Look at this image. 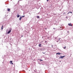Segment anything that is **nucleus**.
Listing matches in <instances>:
<instances>
[{"mask_svg": "<svg viewBox=\"0 0 73 73\" xmlns=\"http://www.w3.org/2000/svg\"><path fill=\"white\" fill-rule=\"evenodd\" d=\"M66 46H65L63 48V49H66Z\"/></svg>", "mask_w": 73, "mask_h": 73, "instance_id": "obj_9", "label": "nucleus"}, {"mask_svg": "<svg viewBox=\"0 0 73 73\" xmlns=\"http://www.w3.org/2000/svg\"><path fill=\"white\" fill-rule=\"evenodd\" d=\"M21 17H25V15Z\"/></svg>", "mask_w": 73, "mask_h": 73, "instance_id": "obj_13", "label": "nucleus"}, {"mask_svg": "<svg viewBox=\"0 0 73 73\" xmlns=\"http://www.w3.org/2000/svg\"><path fill=\"white\" fill-rule=\"evenodd\" d=\"M70 12V13H72V12Z\"/></svg>", "mask_w": 73, "mask_h": 73, "instance_id": "obj_18", "label": "nucleus"}, {"mask_svg": "<svg viewBox=\"0 0 73 73\" xmlns=\"http://www.w3.org/2000/svg\"><path fill=\"white\" fill-rule=\"evenodd\" d=\"M7 11L8 12H9L10 11V9H8Z\"/></svg>", "mask_w": 73, "mask_h": 73, "instance_id": "obj_8", "label": "nucleus"}, {"mask_svg": "<svg viewBox=\"0 0 73 73\" xmlns=\"http://www.w3.org/2000/svg\"><path fill=\"white\" fill-rule=\"evenodd\" d=\"M37 18L38 19L39 18V16H37Z\"/></svg>", "mask_w": 73, "mask_h": 73, "instance_id": "obj_12", "label": "nucleus"}, {"mask_svg": "<svg viewBox=\"0 0 73 73\" xmlns=\"http://www.w3.org/2000/svg\"><path fill=\"white\" fill-rule=\"evenodd\" d=\"M12 62H13L12 61H10V62L11 64H12L13 65V63H12Z\"/></svg>", "mask_w": 73, "mask_h": 73, "instance_id": "obj_3", "label": "nucleus"}, {"mask_svg": "<svg viewBox=\"0 0 73 73\" xmlns=\"http://www.w3.org/2000/svg\"><path fill=\"white\" fill-rule=\"evenodd\" d=\"M49 1V0H47V1Z\"/></svg>", "mask_w": 73, "mask_h": 73, "instance_id": "obj_21", "label": "nucleus"}, {"mask_svg": "<svg viewBox=\"0 0 73 73\" xmlns=\"http://www.w3.org/2000/svg\"><path fill=\"white\" fill-rule=\"evenodd\" d=\"M3 26H2V28H1L2 30V29H3Z\"/></svg>", "mask_w": 73, "mask_h": 73, "instance_id": "obj_14", "label": "nucleus"}, {"mask_svg": "<svg viewBox=\"0 0 73 73\" xmlns=\"http://www.w3.org/2000/svg\"><path fill=\"white\" fill-rule=\"evenodd\" d=\"M53 29H56V28H53Z\"/></svg>", "mask_w": 73, "mask_h": 73, "instance_id": "obj_19", "label": "nucleus"}, {"mask_svg": "<svg viewBox=\"0 0 73 73\" xmlns=\"http://www.w3.org/2000/svg\"><path fill=\"white\" fill-rule=\"evenodd\" d=\"M60 54V52H58V53H56V54H58V55H60V54Z\"/></svg>", "mask_w": 73, "mask_h": 73, "instance_id": "obj_7", "label": "nucleus"}, {"mask_svg": "<svg viewBox=\"0 0 73 73\" xmlns=\"http://www.w3.org/2000/svg\"><path fill=\"white\" fill-rule=\"evenodd\" d=\"M21 19H22V17H21V16L19 19V20H21Z\"/></svg>", "mask_w": 73, "mask_h": 73, "instance_id": "obj_4", "label": "nucleus"}, {"mask_svg": "<svg viewBox=\"0 0 73 73\" xmlns=\"http://www.w3.org/2000/svg\"><path fill=\"white\" fill-rule=\"evenodd\" d=\"M23 37V36L22 35V36H21V37Z\"/></svg>", "mask_w": 73, "mask_h": 73, "instance_id": "obj_22", "label": "nucleus"}, {"mask_svg": "<svg viewBox=\"0 0 73 73\" xmlns=\"http://www.w3.org/2000/svg\"><path fill=\"white\" fill-rule=\"evenodd\" d=\"M57 42H58V41H57Z\"/></svg>", "mask_w": 73, "mask_h": 73, "instance_id": "obj_20", "label": "nucleus"}, {"mask_svg": "<svg viewBox=\"0 0 73 73\" xmlns=\"http://www.w3.org/2000/svg\"><path fill=\"white\" fill-rule=\"evenodd\" d=\"M60 39H61L60 38L59 39V40H60Z\"/></svg>", "mask_w": 73, "mask_h": 73, "instance_id": "obj_23", "label": "nucleus"}, {"mask_svg": "<svg viewBox=\"0 0 73 73\" xmlns=\"http://www.w3.org/2000/svg\"><path fill=\"white\" fill-rule=\"evenodd\" d=\"M65 57V56H60V57H59V58H62V59L63 58H64V57Z\"/></svg>", "mask_w": 73, "mask_h": 73, "instance_id": "obj_2", "label": "nucleus"}, {"mask_svg": "<svg viewBox=\"0 0 73 73\" xmlns=\"http://www.w3.org/2000/svg\"><path fill=\"white\" fill-rule=\"evenodd\" d=\"M40 61H43V60H41V59H40L39 60Z\"/></svg>", "mask_w": 73, "mask_h": 73, "instance_id": "obj_11", "label": "nucleus"}, {"mask_svg": "<svg viewBox=\"0 0 73 73\" xmlns=\"http://www.w3.org/2000/svg\"><path fill=\"white\" fill-rule=\"evenodd\" d=\"M17 18H19V17H20V15H18V14L17 15Z\"/></svg>", "mask_w": 73, "mask_h": 73, "instance_id": "obj_6", "label": "nucleus"}, {"mask_svg": "<svg viewBox=\"0 0 73 73\" xmlns=\"http://www.w3.org/2000/svg\"><path fill=\"white\" fill-rule=\"evenodd\" d=\"M70 12H69L68 13V14H69V13H70Z\"/></svg>", "mask_w": 73, "mask_h": 73, "instance_id": "obj_16", "label": "nucleus"}, {"mask_svg": "<svg viewBox=\"0 0 73 73\" xmlns=\"http://www.w3.org/2000/svg\"><path fill=\"white\" fill-rule=\"evenodd\" d=\"M68 33H69V31H68Z\"/></svg>", "mask_w": 73, "mask_h": 73, "instance_id": "obj_24", "label": "nucleus"}, {"mask_svg": "<svg viewBox=\"0 0 73 73\" xmlns=\"http://www.w3.org/2000/svg\"><path fill=\"white\" fill-rule=\"evenodd\" d=\"M65 14H66V13H64L63 15H65Z\"/></svg>", "mask_w": 73, "mask_h": 73, "instance_id": "obj_15", "label": "nucleus"}, {"mask_svg": "<svg viewBox=\"0 0 73 73\" xmlns=\"http://www.w3.org/2000/svg\"><path fill=\"white\" fill-rule=\"evenodd\" d=\"M38 46L39 47H41V44H40Z\"/></svg>", "mask_w": 73, "mask_h": 73, "instance_id": "obj_10", "label": "nucleus"}, {"mask_svg": "<svg viewBox=\"0 0 73 73\" xmlns=\"http://www.w3.org/2000/svg\"><path fill=\"white\" fill-rule=\"evenodd\" d=\"M11 29H12L11 28H10L9 29V30H10L7 33L8 34H9V33H10V32H11Z\"/></svg>", "mask_w": 73, "mask_h": 73, "instance_id": "obj_1", "label": "nucleus"}, {"mask_svg": "<svg viewBox=\"0 0 73 73\" xmlns=\"http://www.w3.org/2000/svg\"><path fill=\"white\" fill-rule=\"evenodd\" d=\"M42 53H43V54H45V52H42Z\"/></svg>", "mask_w": 73, "mask_h": 73, "instance_id": "obj_17", "label": "nucleus"}, {"mask_svg": "<svg viewBox=\"0 0 73 73\" xmlns=\"http://www.w3.org/2000/svg\"><path fill=\"white\" fill-rule=\"evenodd\" d=\"M68 25H69V26H71V27H72V24L71 23H69L68 24Z\"/></svg>", "mask_w": 73, "mask_h": 73, "instance_id": "obj_5", "label": "nucleus"}]
</instances>
